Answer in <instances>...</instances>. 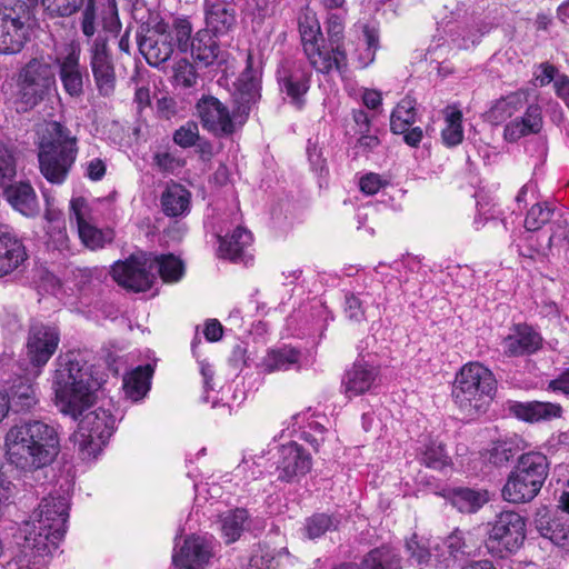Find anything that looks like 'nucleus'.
I'll return each mask as SVG.
<instances>
[{"label":"nucleus","mask_w":569,"mask_h":569,"mask_svg":"<svg viewBox=\"0 0 569 569\" xmlns=\"http://www.w3.org/2000/svg\"><path fill=\"white\" fill-rule=\"evenodd\" d=\"M28 258L22 239L0 230V278L18 269Z\"/></svg>","instance_id":"28"},{"label":"nucleus","mask_w":569,"mask_h":569,"mask_svg":"<svg viewBox=\"0 0 569 569\" xmlns=\"http://www.w3.org/2000/svg\"><path fill=\"white\" fill-rule=\"evenodd\" d=\"M301 351L290 346L270 349L262 359L261 367L264 372L289 370L300 367Z\"/></svg>","instance_id":"37"},{"label":"nucleus","mask_w":569,"mask_h":569,"mask_svg":"<svg viewBox=\"0 0 569 569\" xmlns=\"http://www.w3.org/2000/svg\"><path fill=\"white\" fill-rule=\"evenodd\" d=\"M70 502L66 496L43 498L33 511L32 520L26 521L17 536L18 551L4 569H41L67 531Z\"/></svg>","instance_id":"2"},{"label":"nucleus","mask_w":569,"mask_h":569,"mask_svg":"<svg viewBox=\"0 0 569 569\" xmlns=\"http://www.w3.org/2000/svg\"><path fill=\"white\" fill-rule=\"evenodd\" d=\"M529 134L532 133L529 132V129H527L526 123L521 121L519 118H516L515 120L507 123L503 129V138L508 142H517L522 137Z\"/></svg>","instance_id":"59"},{"label":"nucleus","mask_w":569,"mask_h":569,"mask_svg":"<svg viewBox=\"0 0 569 569\" xmlns=\"http://www.w3.org/2000/svg\"><path fill=\"white\" fill-rule=\"evenodd\" d=\"M18 156L16 146L0 141V188L16 180Z\"/></svg>","instance_id":"41"},{"label":"nucleus","mask_w":569,"mask_h":569,"mask_svg":"<svg viewBox=\"0 0 569 569\" xmlns=\"http://www.w3.org/2000/svg\"><path fill=\"white\" fill-rule=\"evenodd\" d=\"M212 537L188 536L182 546L172 556L177 569H204L213 556Z\"/></svg>","instance_id":"16"},{"label":"nucleus","mask_w":569,"mask_h":569,"mask_svg":"<svg viewBox=\"0 0 569 569\" xmlns=\"http://www.w3.org/2000/svg\"><path fill=\"white\" fill-rule=\"evenodd\" d=\"M56 72L52 64L42 58H32L21 67L16 78L13 103L18 112L33 110L56 89Z\"/></svg>","instance_id":"8"},{"label":"nucleus","mask_w":569,"mask_h":569,"mask_svg":"<svg viewBox=\"0 0 569 569\" xmlns=\"http://www.w3.org/2000/svg\"><path fill=\"white\" fill-rule=\"evenodd\" d=\"M29 40V27L18 14L0 10V54L12 56L22 51Z\"/></svg>","instance_id":"19"},{"label":"nucleus","mask_w":569,"mask_h":569,"mask_svg":"<svg viewBox=\"0 0 569 569\" xmlns=\"http://www.w3.org/2000/svg\"><path fill=\"white\" fill-rule=\"evenodd\" d=\"M232 0H204L203 11L206 28L216 36L228 34L237 22L234 6Z\"/></svg>","instance_id":"24"},{"label":"nucleus","mask_w":569,"mask_h":569,"mask_svg":"<svg viewBox=\"0 0 569 569\" xmlns=\"http://www.w3.org/2000/svg\"><path fill=\"white\" fill-rule=\"evenodd\" d=\"M191 193L181 184L168 187L161 194V208L167 217H184L190 211Z\"/></svg>","instance_id":"36"},{"label":"nucleus","mask_w":569,"mask_h":569,"mask_svg":"<svg viewBox=\"0 0 569 569\" xmlns=\"http://www.w3.org/2000/svg\"><path fill=\"white\" fill-rule=\"evenodd\" d=\"M522 107V98L520 94L512 93L496 101V103L487 112V118L495 124H500Z\"/></svg>","instance_id":"42"},{"label":"nucleus","mask_w":569,"mask_h":569,"mask_svg":"<svg viewBox=\"0 0 569 569\" xmlns=\"http://www.w3.org/2000/svg\"><path fill=\"white\" fill-rule=\"evenodd\" d=\"M216 36L208 30H199L192 38L190 49L196 63L208 68L214 64L221 66L226 62L224 52L221 50Z\"/></svg>","instance_id":"26"},{"label":"nucleus","mask_w":569,"mask_h":569,"mask_svg":"<svg viewBox=\"0 0 569 569\" xmlns=\"http://www.w3.org/2000/svg\"><path fill=\"white\" fill-rule=\"evenodd\" d=\"M552 212V209L546 203L533 204L527 212L525 219V228L528 231H537L541 229L542 226L546 224L551 219Z\"/></svg>","instance_id":"48"},{"label":"nucleus","mask_w":569,"mask_h":569,"mask_svg":"<svg viewBox=\"0 0 569 569\" xmlns=\"http://www.w3.org/2000/svg\"><path fill=\"white\" fill-rule=\"evenodd\" d=\"M86 0H43L44 11L52 18H68L77 13Z\"/></svg>","instance_id":"45"},{"label":"nucleus","mask_w":569,"mask_h":569,"mask_svg":"<svg viewBox=\"0 0 569 569\" xmlns=\"http://www.w3.org/2000/svg\"><path fill=\"white\" fill-rule=\"evenodd\" d=\"M173 79L177 86L191 88L197 83L198 73L187 58H181L173 64Z\"/></svg>","instance_id":"47"},{"label":"nucleus","mask_w":569,"mask_h":569,"mask_svg":"<svg viewBox=\"0 0 569 569\" xmlns=\"http://www.w3.org/2000/svg\"><path fill=\"white\" fill-rule=\"evenodd\" d=\"M327 34L328 40L330 42V46H333V43L341 42L342 34H343V24L341 19L336 16L331 14L327 20Z\"/></svg>","instance_id":"63"},{"label":"nucleus","mask_w":569,"mask_h":569,"mask_svg":"<svg viewBox=\"0 0 569 569\" xmlns=\"http://www.w3.org/2000/svg\"><path fill=\"white\" fill-rule=\"evenodd\" d=\"M77 154V138L70 129L58 121L49 123L38 152L40 172L47 181L61 184L74 164Z\"/></svg>","instance_id":"6"},{"label":"nucleus","mask_w":569,"mask_h":569,"mask_svg":"<svg viewBox=\"0 0 569 569\" xmlns=\"http://www.w3.org/2000/svg\"><path fill=\"white\" fill-rule=\"evenodd\" d=\"M519 119L526 123L527 129H529V132L532 134L539 133L542 129V111L539 104L528 106L525 114Z\"/></svg>","instance_id":"58"},{"label":"nucleus","mask_w":569,"mask_h":569,"mask_svg":"<svg viewBox=\"0 0 569 569\" xmlns=\"http://www.w3.org/2000/svg\"><path fill=\"white\" fill-rule=\"evenodd\" d=\"M90 68L93 81L99 96L111 97L116 91L117 76L116 68L108 47V39L98 36L91 44Z\"/></svg>","instance_id":"15"},{"label":"nucleus","mask_w":569,"mask_h":569,"mask_svg":"<svg viewBox=\"0 0 569 569\" xmlns=\"http://www.w3.org/2000/svg\"><path fill=\"white\" fill-rule=\"evenodd\" d=\"M88 210V203L83 197L72 198L70 201V220L77 221L78 228L80 224L88 223L86 221V213Z\"/></svg>","instance_id":"62"},{"label":"nucleus","mask_w":569,"mask_h":569,"mask_svg":"<svg viewBox=\"0 0 569 569\" xmlns=\"http://www.w3.org/2000/svg\"><path fill=\"white\" fill-rule=\"evenodd\" d=\"M157 274L164 282H177L184 274L183 261L172 253H133L126 260H118L111 267L112 279L122 288L144 292L153 286Z\"/></svg>","instance_id":"4"},{"label":"nucleus","mask_w":569,"mask_h":569,"mask_svg":"<svg viewBox=\"0 0 569 569\" xmlns=\"http://www.w3.org/2000/svg\"><path fill=\"white\" fill-rule=\"evenodd\" d=\"M405 548L408 555V560L417 566H426L431 559L429 547L413 533L410 538L406 539Z\"/></svg>","instance_id":"46"},{"label":"nucleus","mask_w":569,"mask_h":569,"mask_svg":"<svg viewBox=\"0 0 569 569\" xmlns=\"http://www.w3.org/2000/svg\"><path fill=\"white\" fill-rule=\"evenodd\" d=\"M44 219L47 220L48 224L57 223V240L61 246H66L68 237L62 212L54 209H47L44 213Z\"/></svg>","instance_id":"60"},{"label":"nucleus","mask_w":569,"mask_h":569,"mask_svg":"<svg viewBox=\"0 0 569 569\" xmlns=\"http://www.w3.org/2000/svg\"><path fill=\"white\" fill-rule=\"evenodd\" d=\"M443 545L449 556L453 559H459L468 553L463 533L458 529L446 538Z\"/></svg>","instance_id":"56"},{"label":"nucleus","mask_w":569,"mask_h":569,"mask_svg":"<svg viewBox=\"0 0 569 569\" xmlns=\"http://www.w3.org/2000/svg\"><path fill=\"white\" fill-rule=\"evenodd\" d=\"M59 77L66 93L79 98L84 93V79L89 74L87 68L80 63V51L72 49L68 54L57 59Z\"/></svg>","instance_id":"22"},{"label":"nucleus","mask_w":569,"mask_h":569,"mask_svg":"<svg viewBox=\"0 0 569 569\" xmlns=\"http://www.w3.org/2000/svg\"><path fill=\"white\" fill-rule=\"evenodd\" d=\"M79 237L86 247L94 250L102 248L106 242L111 241V238H106V234L98 228L90 223L80 224L78 228Z\"/></svg>","instance_id":"50"},{"label":"nucleus","mask_w":569,"mask_h":569,"mask_svg":"<svg viewBox=\"0 0 569 569\" xmlns=\"http://www.w3.org/2000/svg\"><path fill=\"white\" fill-rule=\"evenodd\" d=\"M153 368L151 365L138 366L123 376V391L127 398L137 402L146 397L151 387Z\"/></svg>","instance_id":"34"},{"label":"nucleus","mask_w":569,"mask_h":569,"mask_svg":"<svg viewBox=\"0 0 569 569\" xmlns=\"http://www.w3.org/2000/svg\"><path fill=\"white\" fill-rule=\"evenodd\" d=\"M378 375L379 369L377 367L362 360L355 361L342 377L343 393L348 398H353L370 391Z\"/></svg>","instance_id":"25"},{"label":"nucleus","mask_w":569,"mask_h":569,"mask_svg":"<svg viewBox=\"0 0 569 569\" xmlns=\"http://www.w3.org/2000/svg\"><path fill=\"white\" fill-rule=\"evenodd\" d=\"M4 446L10 465L24 472H32L56 460L60 452V438L54 426L29 419L9 429Z\"/></svg>","instance_id":"3"},{"label":"nucleus","mask_w":569,"mask_h":569,"mask_svg":"<svg viewBox=\"0 0 569 569\" xmlns=\"http://www.w3.org/2000/svg\"><path fill=\"white\" fill-rule=\"evenodd\" d=\"M403 558L400 552L387 545L371 549L367 552L358 569H402Z\"/></svg>","instance_id":"32"},{"label":"nucleus","mask_w":569,"mask_h":569,"mask_svg":"<svg viewBox=\"0 0 569 569\" xmlns=\"http://www.w3.org/2000/svg\"><path fill=\"white\" fill-rule=\"evenodd\" d=\"M102 26L104 31L118 34L121 22L118 14L117 0H108L107 10L102 12Z\"/></svg>","instance_id":"57"},{"label":"nucleus","mask_w":569,"mask_h":569,"mask_svg":"<svg viewBox=\"0 0 569 569\" xmlns=\"http://www.w3.org/2000/svg\"><path fill=\"white\" fill-rule=\"evenodd\" d=\"M101 378L94 377L92 366L78 360L59 363L54 372L52 387L57 406L63 415L73 420L81 417L78 432L73 433L74 443L88 458H96L100 446L104 445L114 431L116 418L103 408L88 411L101 387Z\"/></svg>","instance_id":"1"},{"label":"nucleus","mask_w":569,"mask_h":569,"mask_svg":"<svg viewBox=\"0 0 569 569\" xmlns=\"http://www.w3.org/2000/svg\"><path fill=\"white\" fill-rule=\"evenodd\" d=\"M251 242L252 233L243 227H237L230 234L219 236L220 257L231 261H239L244 256V249Z\"/></svg>","instance_id":"35"},{"label":"nucleus","mask_w":569,"mask_h":569,"mask_svg":"<svg viewBox=\"0 0 569 569\" xmlns=\"http://www.w3.org/2000/svg\"><path fill=\"white\" fill-rule=\"evenodd\" d=\"M66 281L80 293L87 292L93 281V270L90 268L73 267L67 271Z\"/></svg>","instance_id":"49"},{"label":"nucleus","mask_w":569,"mask_h":569,"mask_svg":"<svg viewBox=\"0 0 569 569\" xmlns=\"http://www.w3.org/2000/svg\"><path fill=\"white\" fill-rule=\"evenodd\" d=\"M307 156L311 169L322 176L328 172L327 160L323 157L322 149L318 146L317 141L308 139L307 141Z\"/></svg>","instance_id":"55"},{"label":"nucleus","mask_w":569,"mask_h":569,"mask_svg":"<svg viewBox=\"0 0 569 569\" xmlns=\"http://www.w3.org/2000/svg\"><path fill=\"white\" fill-rule=\"evenodd\" d=\"M343 311L346 317L351 321L361 322L366 320L363 301L353 292L345 293Z\"/></svg>","instance_id":"54"},{"label":"nucleus","mask_w":569,"mask_h":569,"mask_svg":"<svg viewBox=\"0 0 569 569\" xmlns=\"http://www.w3.org/2000/svg\"><path fill=\"white\" fill-rule=\"evenodd\" d=\"M311 77L312 71L305 62L291 59L281 60L276 71L280 92L286 93L298 109L306 103L305 96L310 89Z\"/></svg>","instance_id":"12"},{"label":"nucleus","mask_w":569,"mask_h":569,"mask_svg":"<svg viewBox=\"0 0 569 569\" xmlns=\"http://www.w3.org/2000/svg\"><path fill=\"white\" fill-rule=\"evenodd\" d=\"M416 451L417 460L427 468L441 471L452 465L446 445L438 439L426 437L419 441Z\"/></svg>","instance_id":"29"},{"label":"nucleus","mask_w":569,"mask_h":569,"mask_svg":"<svg viewBox=\"0 0 569 569\" xmlns=\"http://www.w3.org/2000/svg\"><path fill=\"white\" fill-rule=\"evenodd\" d=\"M363 38L366 42V51L365 53L359 56V61L361 62V67L366 68L375 60V56L377 50L379 49V33L378 30L371 28L369 26H365L363 28Z\"/></svg>","instance_id":"53"},{"label":"nucleus","mask_w":569,"mask_h":569,"mask_svg":"<svg viewBox=\"0 0 569 569\" xmlns=\"http://www.w3.org/2000/svg\"><path fill=\"white\" fill-rule=\"evenodd\" d=\"M34 377L16 376L3 392L4 412L24 413L39 402Z\"/></svg>","instance_id":"17"},{"label":"nucleus","mask_w":569,"mask_h":569,"mask_svg":"<svg viewBox=\"0 0 569 569\" xmlns=\"http://www.w3.org/2000/svg\"><path fill=\"white\" fill-rule=\"evenodd\" d=\"M60 343V330L56 325L31 321L28 330L26 356L30 375L38 377L56 353Z\"/></svg>","instance_id":"11"},{"label":"nucleus","mask_w":569,"mask_h":569,"mask_svg":"<svg viewBox=\"0 0 569 569\" xmlns=\"http://www.w3.org/2000/svg\"><path fill=\"white\" fill-rule=\"evenodd\" d=\"M154 164L160 171L172 173L181 164L180 161L173 157L170 152H157L153 156Z\"/></svg>","instance_id":"61"},{"label":"nucleus","mask_w":569,"mask_h":569,"mask_svg":"<svg viewBox=\"0 0 569 569\" xmlns=\"http://www.w3.org/2000/svg\"><path fill=\"white\" fill-rule=\"evenodd\" d=\"M505 408L510 416L531 425L549 422L561 418L563 413L559 403L538 400H508Z\"/></svg>","instance_id":"18"},{"label":"nucleus","mask_w":569,"mask_h":569,"mask_svg":"<svg viewBox=\"0 0 569 569\" xmlns=\"http://www.w3.org/2000/svg\"><path fill=\"white\" fill-rule=\"evenodd\" d=\"M446 128L441 132L442 141L448 147H456L463 140L462 112L450 109L446 113Z\"/></svg>","instance_id":"43"},{"label":"nucleus","mask_w":569,"mask_h":569,"mask_svg":"<svg viewBox=\"0 0 569 569\" xmlns=\"http://www.w3.org/2000/svg\"><path fill=\"white\" fill-rule=\"evenodd\" d=\"M342 521L339 512H315L303 522L302 533L309 540H317L327 532L338 531Z\"/></svg>","instance_id":"31"},{"label":"nucleus","mask_w":569,"mask_h":569,"mask_svg":"<svg viewBox=\"0 0 569 569\" xmlns=\"http://www.w3.org/2000/svg\"><path fill=\"white\" fill-rule=\"evenodd\" d=\"M312 456L300 443L289 441L278 448L277 479L284 483L299 482L312 469Z\"/></svg>","instance_id":"14"},{"label":"nucleus","mask_w":569,"mask_h":569,"mask_svg":"<svg viewBox=\"0 0 569 569\" xmlns=\"http://www.w3.org/2000/svg\"><path fill=\"white\" fill-rule=\"evenodd\" d=\"M199 136L198 124L193 121H188L173 132L172 139L177 146L187 149L197 143Z\"/></svg>","instance_id":"52"},{"label":"nucleus","mask_w":569,"mask_h":569,"mask_svg":"<svg viewBox=\"0 0 569 569\" xmlns=\"http://www.w3.org/2000/svg\"><path fill=\"white\" fill-rule=\"evenodd\" d=\"M194 108L202 128L214 137H229L236 132L237 120L233 117V111L230 112L218 98L202 94Z\"/></svg>","instance_id":"13"},{"label":"nucleus","mask_w":569,"mask_h":569,"mask_svg":"<svg viewBox=\"0 0 569 569\" xmlns=\"http://www.w3.org/2000/svg\"><path fill=\"white\" fill-rule=\"evenodd\" d=\"M262 61L251 51L247 52L246 68L237 81L233 93V117L242 126L247 122L251 109L261 98Z\"/></svg>","instance_id":"10"},{"label":"nucleus","mask_w":569,"mask_h":569,"mask_svg":"<svg viewBox=\"0 0 569 569\" xmlns=\"http://www.w3.org/2000/svg\"><path fill=\"white\" fill-rule=\"evenodd\" d=\"M4 200L18 212L27 218H34L40 212L37 193L28 180H13L0 188Z\"/></svg>","instance_id":"20"},{"label":"nucleus","mask_w":569,"mask_h":569,"mask_svg":"<svg viewBox=\"0 0 569 569\" xmlns=\"http://www.w3.org/2000/svg\"><path fill=\"white\" fill-rule=\"evenodd\" d=\"M138 46L148 64L152 67H159L167 62L174 51L168 37H160L157 40L152 37H138Z\"/></svg>","instance_id":"38"},{"label":"nucleus","mask_w":569,"mask_h":569,"mask_svg":"<svg viewBox=\"0 0 569 569\" xmlns=\"http://www.w3.org/2000/svg\"><path fill=\"white\" fill-rule=\"evenodd\" d=\"M159 37H168L173 49L177 48L181 53L189 52L192 34V24L187 18H176L171 27L160 22L154 27Z\"/></svg>","instance_id":"33"},{"label":"nucleus","mask_w":569,"mask_h":569,"mask_svg":"<svg viewBox=\"0 0 569 569\" xmlns=\"http://www.w3.org/2000/svg\"><path fill=\"white\" fill-rule=\"evenodd\" d=\"M497 393L493 372L480 362H469L457 372L451 396L469 417L485 413Z\"/></svg>","instance_id":"5"},{"label":"nucleus","mask_w":569,"mask_h":569,"mask_svg":"<svg viewBox=\"0 0 569 569\" xmlns=\"http://www.w3.org/2000/svg\"><path fill=\"white\" fill-rule=\"evenodd\" d=\"M441 496L462 513H476L489 501L488 490L465 486L447 487Z\"/></svg>","instance_id":"27"},{"label":"nucleus","mask_w":569,"mask_h":569,"mask_svg":"<svg viewBox=\"0 0 569 569\" xmlns=\"http://www.w3.org/2000/svg\"><path fill=\"white\" fill-rule=\"evenodd\" d=\"M382 186L380 176L372 172L365 174L359 182L360 190L368 196L376 194Z\"/></svg>","instance_id":"64"},{"label":"nucleus","mask_w":569,"mask_h":569,"mask_svg":"<svg viewBox=\"0 0 569 569\" xmlns=\"http://www.w3.org/2000/svg\"><path fill=\"white\" fill-rule=\"evenodd\" d=\"M533 525L543 538L569 550V518L559 517L548 507L541 506L535 513Z\"/></svg>","instance_id":"21"},{"label":"nucleus","mask_w":569,"mask_h":569,"mask_svg":"<svg viewBox=\"0 0 569 569\" xmlns=\"http://www.w3.org/2000/svg\"><path fill=\"white\" fill-rule=\"evenodd\" d=\"M505 353L509 357H522L537 352L542 347L541 335L530 325L516 323L511 333L503 339Z\"/></svg>","instance_id":"23"},{"label":"nucleus","mask_w":569,"mask_h":569,"mask_svg":"<svg viewBox=\"0 0 569 569\" xmlns=\"http://www.w3.org/2000/svg\"><path fill=\"white\" fill-rule=\"evenodd\" d=\"M416 101L410 97L403 98L392 110L390 116V130L392 133L405 132L416 123Z\"/></svg>","instance_id":"40"},{"label":"nucleus","mask_w":569,"mask_h":569,"mask_svg":"<svg viewBox=\"0 0 569 569\" xmlns=\"http://www.w3.org/2000/svg\"><path fill=\"white\" fill-rule=\"evenodd\" d=\"M489 526L491 528L485 547L491 557L506 559L522 547L526 539V519L520 513L503 510Z\"/></svg>","instance_id":"9"},{"label":"nucleus","mask_w":569,"mask_h":569,"mask_svg":"<svg viewBox=\"0 0 569 569\" xmlns=\"http://www.w3.org/2000/svg\"><path fill=\"white\" fill-rule=\"evenodd\" d=\"M550 470V461L541 451L522 452L502 488V497L512 503L533 500L540 492Z\"/></svg>","instance_id":"7"},{"label":"nucleus","mask_w":569,"mask_h":569,"mask_svg":"<svg viewBox=\"0 0 569 569\" xmlns=\"http://www.w3.org/2000/svg\"><path fill=\"white\" fill-rule=\"evenodd\" d=\"M82 7L83 10L81 13L80 28L87 38H91L97 31V1L86 0Z\"/></svg>","instance_id":"51"},{"label":"nucleus","mask_w":569,"mask_h":569,"mask_svg":"<svg viewBox=\"0 0 569 569\" xmlns=\"http://www.w3.org/2000/svg\"><path fill=\"white\" fill-rule=\"evenodd\" d=\"M527 447L528 442L518 435L498 439L489 450V461L496 467H503L519 457Z\"/></svg>","instance_id":"30"},{"label":"nucleus","mask_w":569,"mask_h":569,"mask_svg":"<svg viewBox=\"0 0 569 569\" xmlns=\"http://www.w3.org/2000/svg\"><path fill=\"white\" fill-rule=\"evenodd\" d=\"M249 512L244 508L229 509L219 515L221 536L227 545L236 542L242 535Z\"/></svg>","instance_id":"39"},{"label":"nucleus","mask_w":569,"mask_h":569,"mask_svg":"<svg viewBox=\"0 0 569 569\" xmlns=\"http://www.w3.org/2000/svg\"><path fill=\"white\" fill-rule=\"evenodd\" d=\"M299 31L305 49L308 50L310 47L312 51L321 56V44L325 42V39L319 22L316 19L306 17L303 21L299 22Z\"/></svg>","instance_id":"44"}]
</instances>
